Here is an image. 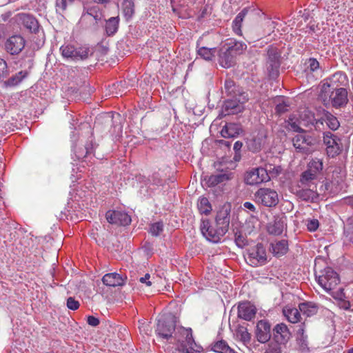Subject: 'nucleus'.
Segmentation results:
<instances>
[{"instance_id": "nucleus-1", "label": "nucleus", "mask_w": 353, "mask_h": 353, "mask_svg": "<svg viewBox=\"0 0 353 353\" xmlns=\"http://www.w3.org/2000/svg\"><path fill=\"white\" fill-rule=\"evenodd\" d=\"M319 99L327 108L332 106L339 108L345 106L348 101L347 92L345 88H334L333 84L327 81L321 85Z\"/></svg>"}, {"instance_id": "nucleus-2", "label": "nucleus", "mask_w": 353, "mask_h": 353, "mask_svg": "<svg viewBox=\"0 0 353 353\" xmlns=\"http://www.w3.org/2000/svg\"><path fill=\"white\" fill-rule=\"evenodd\" d=\"M316 277L319 284L327 292L334 289L340 281L338 274L330 267L321 270L319 275L316 274Z\"/></svg>"}, {"instance_id": "nucleus-3", "label": "nucleus", "mask_w": 353, "mask_h": 353, "mask_svg": "<svg viewBox=\"0 0 353 353\" xmlns=\"http://www.w3.org/2000/svg\"><path fill=\"white\" fill-rule=\"evenodd\" d=\"M267 70L268 75L272 79H275L279 76V69L281 65V53L279 50L274 46H270L268 52Z\"/></svg>"}, {"instance_id": "nucleus-4", "label": "nucleus", "mask_w": 353, "mask_h": 353, "mask_svg": "<svg viewBox=\"0 0 353 353\" xmlns=\"http://www.w3.org/2000/svg\"><path fill=\"white\" fill-rule=\"evenodd\" d=\"M257 202L266 207H274L279 203L277 192L270 188H260L254 194Z\"/></svg>"}, {"instance_id": "nucleus-5", "label": "nucleus", "mask_w": 353, "mask_h": 353, "mask_svg": "<svg viewBox=\"0 0 353 353\" xmlns=\"http://www.w3.org/2000/svg\"><path fill=\"white\" fill-rule=\"evenodd\" d=\"M245 259L252 266L265 264L267 261V256L263 245L261 243H258L249 249Z\"/></svg>"}, {"instance_id": "nucleus-6", "label": "nucleus", "mask_w": 353, "mask_h": 353, "mask_svg": "<svg viewBox=\"0 0 353 353\" xmlns=\"http://www.w3.org/2000/svg\"><path fill=\"white\" fill-rule=\"evenodd\" d=\"M323 170V163L319 159H313L309 163L307 170L301 176L300 181L303 185H310Z\"/></svg>"}, {"instance_id": "nucleus-7", "label": "nucleus", "mask_w": 353, "mask_h": 353, "mask_svg": "<svg viewBox=\"0 0 353 353\" xmlns=\"http://www.w3.org/2000/svg\"><path fill=\"white\" fill-rule=\"evenodd\" d=\"M314 143V139L307 135L305 132L298 134L292 138V143L296 152L305 154L311 152V146H312Z\"/></svg>"}, {"instance_id": "nucleus-8", "label": "nucleus", "mask_w": 353, "mask_h": 353, "mask_svg": "<svg viewBox=\"0 0 353 353\" xmlns=\"http://www.w3.org/2000/svg\"><path fill=\"white\" fill-rule=\"evenodd\" d=\"M323 142L326 145L327 154L332 157L339 154L342 150L341 139L330 132L324 133Z\"/></svg>"}, {"instance_id": "nucleus-9", "label": "nucleus", "mask_w": 353, "mask_h": 353, "mask_svg": "<svg viewBox=\"0 0 353 353\" xmlns=\"http://www.w3.org/2000/svg\"><path fill=\"white\" fill-rule=\"evenodd\" d=\"M270 180V176L268 175L267 171L263 168H253L247 172L245 176V182L250 185L268 182Z\"/></svg>"}, {"instance_id": "nucleus-10", "label": "nucleus", "mask_w": 353, "mask_h": 353, "mask_svg": "<svg viewBox=\"0 0 353 353\" xmlns=\"http://www.w3.org/2000/svg\"><path fill=\"white\" fill-rule=\"evenodd\" d=\"M26 40L23 37L15 34L10 37L5 43L6 51L11 55L19 54L24 48Z\"/></svg>"}, {"instance_id": "nucleus-11", "label": "nucleus", "mask_w": 353, "mask_h": 353, "mask_svg": "<svg viewBox=\"0 0 353 353\" xmlns=\"http://www.w3.org/2000/svg\"><path fill=\"white\" fill-rule=\"evenodd\" d=\"M201 230L203 235L209 241L214 243H217L220 241L222 236L226 233L220 227H217L215 230L212 228L208 220H203L201 225Z\"/></svg>"}, {"instance_id": "nucleus-12", "label": "nucleus", "mask_w": 353, "mask_h": 353, "mask_svg": "<svg viewBox=\"0 0 353 353\" xmlns=\"http://www.w3.org/2000/svg\"><path fill=\"white\" fill-rule=\"evenodd\" d=\"M176 325L173 318H166L158 321L156 332L162 338H172L175 330Z\"/></svg>"}, {"instance_id": "nucleus-13", "label": "nucleus", "mask_w": 353, "mask_h": 353, "mask_svg": "<svg viewBox=\"0 0 353 353\" xmlns=\"http://www.w3.org/2000/svg\"><path fill=\"white\" fill-rule=\"evenodd\" d=\"M103 13L99 6H93L88 8L81 17L82 21L89 23L94 28H95L99 22L103 19Z\"/></svg>"}, {"instance_id": "nucleus-14", "label": "nucleus", "mask_w": 353, "mask_h": 353, "mask_svg": "<svg viewBox=\"0 0 353 353\" xmlns=\"http://www.w3.org/2000/svg\"><path fill=\"white\" fill-rule=\"evenodd\" d=\"M105 217L108 222L111 224L128 225L131 223L130 216L121 211H108Z\"/></svg>"}, {"instance_id": "nucleus-15", "label": "nucleus", "mask_w": 353, "mask_h": 353, "mask_svg": "<svg viewBox=\"0 0 353 353\" xmlns=\"http://www.w3.org/2000/svg\"><path fill=\"white\" fill-rule=\"evenodd\" d=\"M230 205H223L218 211L216 216V227H220L226 232L228 230L230 224Z\"/></svg>"}, {"instance_id": "nucleus-16", "label": "nucleus", "mask_w": 353, "mask_h": 353, "mask_svg": "<svg viewBox=\"0 0 353 353\" xmlns=\"http://www.w3.org/2000/svg\"><path fill=\"white\" fill-rule=\"evenodd\" d=\"M236 56L234 55L225 45L219 52V63L225 68H229L236 64Z\"/></svg>"}, {"instance_id": "nucleus-17", "label": "nucleus", "mask_w": 353, "mask_h": 353, "mask_svg": "<svg viewBox=\"0 0 353 353\" xmlns=\"http://www.w3.org/2000/svg\"><path fill=\"white\" fill-rule=\"evenodd\" d=\"M244 109L242 103L236 99H230L225 101L222 106L221 115L225 117L230 114H236L241 112Z\"/></svg>"}, {"instance_id": "nucleus-18", "label": "nucleus", "mask_w": 353, "mask_h": 353, "mask_svg": "<svg viewBox=\"0 0 353 353\" xmlns=\"http://www.w3.org/2000/svg\"><path fill=\"white\" fill-rule=\"evenodd\" d=\"M127 276L125 275H121L117 272L105 274L102 278L103 284L109 287L122 286L125 284Z\"/></svg>"}, {"instance_id": "nucleus-19", "label": "nucleus", "mask_w": 353, "mask_h": 353, "mask_svg": "<svg viewBox=\"0 0 353 353\" xmlns=\"http://www.w3.org/2000/svg\"><path fill=\"white\" fill-rule=\"evenodd\" d=\"M256 313V308L249 302L241 303L238 306V316L245 321H251Z\"/></svg>"}, {"instance_id": "nucleus-20", "label": "nucleus", "mask_w": 353, "mask_h": 353, "mask_svg": "<svg viewBox=\"0 0 353 353\" xmlns=\"http://www.w3.org/2000/svg\"><path fill=\"white\" fill-rule=\"evenodd\" d=\"M270 325L265 321H259L256 325V337L260 343H265L270 339Z\"/></svg>"}, {"instance_id": "nucleus-21", "label": "nucleus", "mask_w": 353, "mask_h": 353, "mask_svg": "<svg viewBox=\"0 0 353 353\" xmlns=\"http://www.w3.org/2000/svg\"><path fill=\"white\" fill-rule=\"evenodd\" d=\"M18 19L22 25L32 33H37L39 29L38 21L30 14L21 13L18 14Z\"/></svg>"}, {"instance_id": "nucleus-22", "label": "nucleus", "mask_w": 353, "mask_h": 353, "mask_svg": "<svg viewBox=\"0 0 353 353\" xmlns=\"http://www.w3.org/2000/svg\"><path fill=\"white\" fill-rule=\"evenodd\" d=\"M285 226V216H274V220L267 225V230L270 234L280 235Z\"/></svg>"}, {"instance_id": "nucleus-23", "label": "nucleus", "mask_w": 353, "mask_h": 353, "mask_svg": "<svg viewBox=\"0 0 353 353\" xmlns=\"http://www.w3.org/2000/svg\"><path fill=\"white\" fill-rule=\"evenodd\" d=\"M233 177V174L229 172H222L210 176L207 179L208 186H215L219 183H225Z\"/></svg>"}, {"instance_id": "nucleus-24", "label": "nucleus", "mask_w": 353, "mask_h": 353, "mask_svg": "<svg viewBox=\"0 0 353 353\" xmlns=\"http://www.w3.org/2000/svg\"><path fill=\"white\" fill-rule=\"evenodd\" d=\"M74 151L78 159H82L93 151L92 140L87 141L84 144L76 145Z\"/></svg>"}, {"instance_id": "nucleus-25", "label": "nucleus", "mask_w": 353, "mask_h": 353, "mask_svg": "<svg viewBox=\"0 0 353 353\" xmlns=\"http://www.w3.org/2000/svg\"><path fill=\"white\" fill-rule=\"evenodd\" d=\"M274 336L277 341H280L281 343H285L290 338L291 334L284 323L277 324L274 328Z\"/></svg>"}, {"instance_id": "nucleus-26", "label": "nucleus", "mask_w": 353, "mask_h": 353, "mask_svg": "<svg viewBox=\"0 0 353 353\" xmlns=\"http://www.w3.org/2000/svg\"><path fill=\"white\" fill-rule=\"evenodd\" d=\"M241 132V128L239 124L230 123L222 128L221 134L224 138H230L237 137Z\"/></svg>"}, {"instance_id": "nucleus-27", "label": "nucleus", "mask_w": 353, "mask_h": 353, "mask_svg": "<svg viewBox=\"0 0 353 353\" xmlns=\"http://www.w3.org/2000/svg\"><path fill=\"white\" fill-rule=\"evenodd\" d=\"M288 250V241L281 240L276 243H272L270 245V251L276 256H280L285 254Z\"/></svg>"}, {"instance_id": "nucleus-28", "label": "nucleus", "mask_w": 353, "mask_h": 353, "mask_svg": "<svg viewBox=\"0 0 353 353\" xmlns=\"http://www.w3.org/2000/svg\"><path fill=\"white\" fill-rule=\"evenodd\" d=\"M211 350L216 353H235L227 342L224 340H219L211 344Z\"/></svg>"}, {"instance_id": "nucleus-29", "label": "nucleus", "mask_w": 353, "mask_h": 353, "mask_svg": "<svg viewBox=\"0 0 353 353\" xmlns=\"http://www.w3.org/2000/svg\"><path fill=\"white\" fill-rule=\"evenodd\" d=\"M297 196L303 201L314 202L319 194L312 189H301L297 191Z\"/></svg>"}, {"instance_id": "nucleus-30", "label": "nucleus", "mask_w": 353, "mask_h": 353, "mask_svg": "<svg viewBox=\"0 0 353 353\" xmlns=\"http://www.w3.org/2000/svg\"><path fill=\"white\" fill-rule=\"evenodd\" d=\"M299 310L307 316L314 315L318 312V305L312 302H305L300 303Z\"/></svg>"}, {"instance_id": "nucleus-31", "label": "nucleus", "mask_w": 353, "mask_h": 353, "mask_svg": "<svg viewBox=\"0 0 353 353\" xmlns=\"http://www.w3.org/2000/svg\"><path fill=\"white\" fill-rule=\"evenodd\" d=\"M283 313L287 319L292 323H296L300 321L301 314L299 310L295 307H285L283 310Z\"/></svg>"}, {"instance_id": "nucleus-32", "label": "nucleus", "mask_w": 353, "mask_h": 353, "mask_svg": "<svg viewBox=\"0 0 353 353\" xmlns=\"http://www.w3.org/2000/svg\"><path fill=\"white\" fill-rule=\"evenodd\" d=\"M248 9L244 8L236 17L232 23V28L235 33L239 35H242L241 26L244 17L248 13Z\"/></svg>"}, {"instance_id": "nucleus-33", "label": "nucleus", "mask_w": 353, "mask_h": 353, "mask_svg": "<svg viewBox=\"0 0 353 353\" xmlns=\"http://www.w3.org/2000/svg\"><path fill=\"white\" fill-rule=\"evenodd\" d=\"M225 46L236 56L241 54L247 48V45L241 41H230Z\"/></svg>"}, {"instance_id": "nucleus-34", "label": "nucleus", "mask_w": 353, "mask_h": 353, "mask_svg": "<svg viewBox=\"0 0 353 353\" xmlns=\"http://www.w3.org/2000/svg\"><path fill=\"white\" fill-rule=\"evenodd\" d=\"M123 13L127 20L132 18L134 13V3L132 0H124L122 3Z\"/></svg>"}, {"instance_id": "nucleus-35", "label": "nucleus", "mask_w": 353, "mask_h": 353, "mask_svg": "<svg viewBox=\"0 0 353 353\" xmlns=\"http://www.w3.org/2000/svg\"><path fill=\"white\" fill-rule=\"evenodd\" d=\"M324 121L329 128L332 130H336L340 126V123L337 118L329 112H324Z\"/></svg>"}, {"instance_id": "nucleus-36", "label": "nucleus", "mask_w": 353, "mask_h": 353, "mask_svg": "<svg viewBox=\"0 0 353 353\" xmlns=\"http://www.w3.org/2000/svg\"><path fill=\"white\" fill-rule=\"evenodd\" d=\"M28 75V72L26 71H20L10 78H9L7 81H5V85L7 86H14L19 84L26 76Z\"/></svg>"}, {"instance_id": "nucleus-37", "label": "nucleus", "mask_w": 353, "mask_h": 353, "mask_svg": "<svg viewBox=\"0 0 353 353\" xmlns=\"http://www.w3.org/2000/svg\"><path fill=\"white\" fill-rule=\"evenodd\" d=\"M119 21L118 17H111L106 21L105 30L109 36L113 35L117 31Z\"/></svg>"}, {"instance_id": "nucleus-38", "label": "nucleus", "mask_w": 353, "mask_h": 353, "mask_svg": "<svg viewBox=\"0 0 353 353\" xmlns=\"http://www.w3.org/2000/svg\"><path fill=\"white\" fill-rule=\"evenodd\" d=\"M92 54L91 50L88 47H79L78 48H75L74 60H84L88 58L90 55Z\"/></svg>"}, {"instance_id": "nucleus-39", "label": "nucleus", "mask_w": 353, "mask_h": 353, "mask_svg": "<svg viewBox=\"0 0 353 353\" xmlns=\"http://www.w3.org/2000/svg\"><path fill=\"white\" fill-rule=\"evenodd\" d=\"M216 52V49L215 48H206L201 47L199 48L197 50V53L199 56L203 58L205 60H212V59L214 57L215 53Z\"/></svg>"}, {"instance_id": "nucleus-40", "label": "nucleus", "mask_w": 353, "mask_h": 353, "mask_svg": "<svg viewBox=\"0 0 353 353\" xmlns=\"http://www.w3.org/2000/svg\"><path fill=\"white\" fill-rule=\"evenodd\" d=\"M263 144L264 139L263 137H254L250 140L248 143V148L252 152H256L261 150Z\"/></svg>"}, {"instance_id": "nucleus-41", "label": "nucleus", "mask_w": 353, "mask_h": 353, "mask_svg": "<svg viewBox=\"0 0 353 353\" xmlns=\"http://www.w3.org/2000/svg\"><path fill=\"white\" fill-rule=\"evenodd\" d=\"M198 209L201 214H208L212 211V206L208 199L201 197L199 200Z\"/></svg>"}, {"instance_id": "nucleus-42", "label": "nucleus", "mask_w": 353, "mask_h": 353, "mask_svg": "<svg viewBox=\"0 0 353 353\" xmlns=\"http://www.w3.org/2000/svg\"><path fill=\"white\" fill-rule=\"evenodd\" d=\"M236 337L243 342L244 343H248L250 341L251 336L248 333L247 329L244 327H239L236 332Z\"/></svg>"}, {"instance_id": "nucleus-43", "label": "nucleus", "mask_w": 353, "mask_h": 353, "mask_svg": "<svg viewBox=\"0 0 353 353\" xmlns=\"http://www.w3.org/2000/svg\"><path fill=\"white\" fill-rule=\"evenodd\" d=\"M224 88L228 95L236 96V87L234 82L231 79H227L225 81Z\"/></svg>"}, {"instance_id": "nucleus-44", "label": "nucleus", "mask_w": 353, "mask_h": 353, "mask_svg": "<svg viewBox=\"0 0 353 353\" xmlns=\"http://www.w3.org/2000/svg\"><path fill=\"white\" fill-rule=\"evenodd\" d=\"M277 102L278 103L275 108L276 113L278 114H281L289 110V104L282 98H279Z\"/></svg>"}, {"instance_id": "nucleus-45", "label": "nucleus", "mask_w": 353, "mask_h": 353, "mask_svg": "<svg viewBox=\"0 0 353 353\" xmlns=\"http://www.w3.org/2000/svg\"><path fill=\"white\" fill-rule=\"evenodd\" d=\"M62 55L66 58H70L74 60L75 48L72 46H63L60 48Z\"/></svg>"}, {"instance_id": "nucleus-46", "label": "nucleus", "mask_w": 353, "mask_h": 353, "mask_svg": "<svg viewBox=\"0 0 353 353\" xmlns=\"http://www.w3.org/2000/svg\"><path fill=\"white\" fill-rule=\"evenodd\" d=\"M267 171L268 175L271 177H276L281 172V166H274L271 164L266 165L265 168H263Z\"/></svg>"}, {"instance_id": "nucleus-47", "label": "nucleus", "mask_w": 353, "mask_h": 353, "mask_svg": "<svg viewBox=\"0 0 353 353\" xmlns=\"http://www.w3.org/2000/svg\"><path fill=\"white\" fill-rule=\"evenodd\" d=\"M163 230V224L162 222L159 221L151 225L150 232L152 236H157Z\"/></svg>"}, {"instance_id": "nucleus-48", "label": "nucleus", "mask_w": 353, "mask_h": 353, "mask_svg": "<svg viewBox=\"0 0 353 353\" xmlns=\"http://www.w3.org/2000/svg\"><path fill=\"white\" fill-rule=\"evenodd\" d=\"M74 0H56V8L57 12H63L66 10L68 5L72 4Z\"/></svg>"}, {"instance_id": "nucleus-49", "label": "nucleus", "mask_w": 353, "mask_h": 353, "mask_svg": "<svg viewBox=\"0 0 353 353\" xmlns=\"http://www.w3.org/2000/svg\"><path fill=\"white\" fill-rule=\"evenodd\" d=\"M9 74L8 65L5 60L0 59V80L6 78Z\"/></svg>"}, {"instance_id": "nucleus-50", "label": "nucleus", "mask_w": 353, "mask_h": 353, "mask_svg": "<svg viewBox=\"0 0 353 353\" xmlns=\"http://www.w3.org/2000/svg\"><path fill=\"white\" fill-rule=\"evenodd\" d=\"M296 341L299 349L302 352H306L308 350L307 336H296Z\"/></svg>"}, {"instance_id": "nucleus-51", "label": "nucleus", "mask_w": 353, "mask_h": 353, "mask_svg": "<svg viewBox=\"0 0 353 353\" xmlns=\"http://www.w3.org/2000/svg\"><path fill=\"white\" fill-rule=\"evenodd\" d=\"M235 243L236 245L239 248H243L247 245L248 241L244 235L241 233H236L235 234Z\"/></svg>"}, {"instance_id": "nucleus-52", "label": "nucleus", "mask_w": 353, "mask_h": 353, "mask_svg": "<svg viewBox=\"0 0 353 353\" xmlns=\"http://www.w3.org/2000/svg\"><path fill=\"white\" fill-rule=\"evenodd\" d=\"M344 234L347 240L353 243V223L349 224L345 228Z\"/></svg>"}, {"instance_id": "nucleus-53", "label": "nucleus", "mask_w": 353, "mask_h": 353, "mask_svg": "<svg viewBox=\"0 0 353 353\" xmlns=\"http://www.w3.org/2000/svg\"><path fill=\"white\" fill-rule=\"evenodd\" d=\"M67 307L70 310H76L79 307V303L74 298L69 297L67 300Z\"/></svg>"}, {"instance_id": "nucleus-54", "label": "nucleus", "mask_w": 353, "mask_h": 353, "mask_svg": "<svg viewBox=\"0 0 353 353\" xmlns=\"http://www.w3.org/2000/svg\"><path fill=\"white\" fill-rule=\"evenodd\" d=\"M265 353H281V347L277 343L270 344Z\"/></svg>"}, {"instance_id": "nucleus-55", "label": "nucleus", "mask_w": 353, "mask_h": 353, "mask_svg": "<svg viewBox=\"0 0 353 353\" xmlns=\"http://www.w3.org/2000/svg\"><path fill=\"white\" fill-rule=\"evenodd\" d=\"M319 221L317 219H312L308 221L307 227L310 231H315L319 228Z\"/></svg>"}, {"instance_id": "nucleus-56", "label": "nucleus", "mask_w": 353, "mask_h": 353, "mask_svg": "<svg viewBox=\"0 0 353 353\" xmlns=\"http://www.w3.org/2000/svg\"><path fill=\"white\" fill-rule=\"evenodd\" d=\"M308 64L311 71H315L319 68V63L316 59L313 58L309 59Z\"/></svg>"}, {"instance_id": "nucleus-57", "label": "nucleus", "mask_w": 353, "mask_h": 353, "mask_svg": "<svg viewBox=\"0 0 353 353\" xmlns=\"http://www.w3.org/2000/svg\"><path fill=\"white\" fill-rule=\"evenodd\" d=\"M304 117L308 120V122H312L314 120V114L313 113L307 109H305L301 115V118L303 119Z\"/></svg>"}, {"instance_id": "nucleus-58", "label": "nucleus", "mask_w": 353, "mask_h": 353, "mask_svg": "<svg viewBox=\"0 0 353 353\" xmlns=\"http://www.w3.org/2000/svg\"><path fill=\"white\" fill-rule=\"evenodd\" d=\"M87 323L91 326L96 327L99 324V320L94 316H89L87 319Z\"/></svg>"}, {"instance_id": "nucleus-59", "label": "nucleus", "mask_w": 353, "mask_h": 353, "mask_svg": "<svg viewBox=\"0 0 353 353\" xmlns=\"http://www.w3.org/2000/svg\"><path fill=\"white\" fill-rule=\"evenodd\" d=\"M288 125L290 127V129L292 130L294 132H300V133L305 132V131L302 128H301L296 122H294V121H291L290 122V121H289V124Z\"/></svg>"}, {"instance_id": "nucleus-60", "label": "nucleus", "mask_w": 353, "mask_h": 353, "mask_svg": "<svg viewBox=\"0 0 353 353\" xmlns=\"http://www.w3.org/2000/svg\"><path fill=\"white\" fill-rule=\"evenodd\" d=\"M339 306L341 309L349 310H350L351 304L347 301L342 300L339 303Z\"/></svg>"}, {"instance_id": "nucleus-61", "label": "nucleus", "mask_w": 353, "mask_h": 353, "mask_svg": "<svg viewBox=\"0 0 353 353\" xmlns=\"http://www.w3.org/2000/svg\"><path fill=\"white\" fill-rule=\"evenodd\" d=\"M150 278V275L149 274H145L143 277H141L139 279V281L142 283H145L147 286H150L152 283L149 281Z\"/></svg>"}, {"instance_id": "nucleus-62", "label": "nucleus", "mask_w": 353, "mask_h": 353, "mask_svg": "<svg viewBox=\"0 0 353 353\" xmlns=\"http://www.w3.org/2000/svg\"><path fill=\"white\" fill-rule=\"evenodd\" d=\"M243 206L245 208L248 209L249 210H250L253 212H256V213L257 212L254 205L250 202H245L243 203Z\"/></svg>"}, {"instance_id": "nucleus-63", "label": "nucleus", "mask_w": 353, "mask_h": 353, "mask_svg": "<svg viewBox=\"0 0 353 353\" xmlns=\"http://www.w3.org/2000/svg\"><path fill=\"white\" fill-rule=\"evenodd\" d=\"M298 327H299V328L296 330V336H305L304 335L305 323H302V324L299 325Z\"/></svg>"}, {"instance_id": "nucleus-64", "label": "nucleus", "mask_w": 353, "mask_h": 353, "mask_svg": "<svg viewBox=\"0 0 353 353\" xmlns=\"http://www.w3.org/2000/svg\"><path fill=\"white\" fill-rule=\"evenodd\" d=\"M186 341L188 345H192V342H194L192 334L191 331L186 330Z\"/></svg>"}]
</instances>
